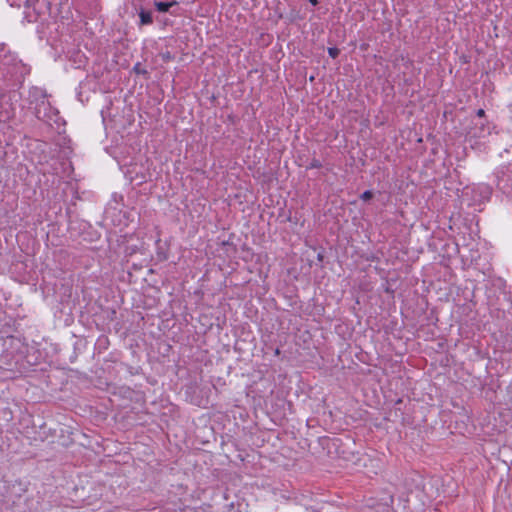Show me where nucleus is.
I'll list each match as a JSON object with an SVG mask.
<instances>
[{"instance_id":"obj_7","label":"nucleus","mask_w":512,"mask_h":512,"mask_svg":"<svg viewBox=\"0 0 512 512\" xmlns=\"http://www.w3.org/2000/svg\"><path fill=\"white\" fill-rule=\"evenodd\" d=\"M309 2L312 4V5H317L318 4V1L317 0H309Z\"/></svg>"},{"instance_id":"obj_4","label":"nucleus","mask_w":512,"mask_h":512,"mask_svg":"<svg viewBox=\"0 0 512 512\" xmlns=\"http://www.w3.org/2000/svg\"><path fill=\"white\" fill-rule=\"evenodd\" d=\"M372 197H373V193H372V191H370V190H366V191H364V192L361 194V196H360V198H361L363 201H368V200H370Z\"/></svg>"},{"instance_id":"obj_6","label":"nucleus","mask_w":512,"mask_h":512,"mask_svg":"<svg viewBox=\"0 0 512 512\" xmlns=\"http://www.w3.org/2000/svg\"><path fill=\"white\" fill-rule=\"evenodd\" d=\"M476 115L478 117H484L485 116V111L483 109H478L477 112H476Z\"/></svg>"},{"instance_id":"obj_2","label":"nucleus","mask_w":512,"mask_h":512,"mask_svg":"<svg viewBox=\"0 0 512 512\" xmlns=\"http://www.w3.org/2000/svg\"><path fill=\"white\" fill-rule=\"evenodd\" d=\"M175 1L172 2H155V7L159 12H167L169 9L176 5Z\"/></svg>"},{"instance_id":"obj_8","label":"nucleus","mask_w":512,"mask_h":512,"mask_svg":"<svg viewBox=\"0 0 512 512\" xmlns=\"http://www.w3.org/2000/svg\"><path fill=\"white\" fill-rule=\"evenodd\" d=\"M279 353H280L279 349H276L275 354H279Z\"/></svg>"},{"instance_id":"obj_3","label":"nucleus","mask_w":512,"mask_h":512,"mask_svg":"<svg viewBox=\"0 0 512 512\" xmlns=\"http://www.w3.org/2000/svg\"><path fill=\"white\" fill-rule=\"evenodd\" d=\"M340 53V50L336 47H329L328 48V54L330 57H332L333 59H335L336 57H338Z\"/></svg>"},{"instance_id":"obj_1","label":"nucleus","mask_w":512,"mask_h":512,"mask_svg":"<svg viewBox=\"0 0 512 512\" xmlns=\"http://www.w3.org/2000/svg\"><path fill=\"white\" fill-rule=\"evenodd\" d=\"M140 25H150L153 23L152 12L141 9L139 11Z\"/></svg>"},{"instance_id":"obj_5","label":"nucleus","mask_w":512,"mask_h":512,"mask_svg":"<svg viewBox=\"0 0 512 512\" xmlns=\"http://www.w3.org/2000/svg\"><path fill=\"white\" fill-rule=\"evenodd\" d=\"M310 168H320L321 163L318 160H313L309 166Z\"/></svg>"}]
</instances>
